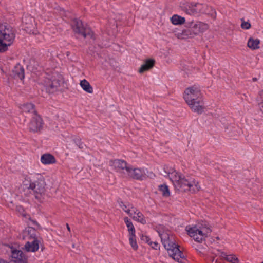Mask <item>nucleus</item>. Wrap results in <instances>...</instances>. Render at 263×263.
<instances>
[{
	"instance_id": "f257e3e1",
	"label": "nucleus",
	"mask_w": 263,
	"mask_h": 263,
	"mask_svg": "<svg viewBox=\"0 0 263 263\" xmlns=\"http://www.w3.org/2000/svg\"><path fill=\"white\" fill-rule=\"evenodd\" d=\"M163 170L164 174L162 175L164 177H169L176 190L182 192L190 191L192 193L200 191V186L194 178L189 176H185L172 167L164 166Z\"/></svg>"
},
{
	"instance_id": "f03ea898",
	"label": "nucleus",
	"mask_w": 263,
	"mask_h": 263,
	"mask_svg": "<svg viewBox=\"0 0 263 263\" xmlns=\"http://www.w3.org/2000/svg\"><path fill=\"white\" fill-rule=\"evenodd\" d=\"M183 98L192 110L198 114L204 111L202 97L200 88L194 85L187 88L184 92Z\"/></svg>"
},
{
	"instance_id": "7ed1b4c3",
	"label": "nucleus",
	"mask_w": 263,
	"mask_h": 263,
	"mask_svg": "<svg viewBox=\"0 0 263 263\" xmlns=\"http://www.w3.org/2000/svg\"><path fill=\"white\" fill-rule=\"evenodd\" d=\"M161 242L167 250L169 256L180 263H183L185 260L183 252L179 249V246L172 240V236L164 231L159 235Z\"/></svg>"
},
{
	"instance_id": "20e7f679",
	"label": "nucleus",
	"mask_w": 263,
	"mask_h": 263,
	"mask_svg": "<svg viewBox=\"0 0 263 263\" xmlns=\"http://www.w3.org/2000/svg\"><path fill=\"white\" fill-rule=\"evenodd\" d=\"M24 185L33 192L36 199H40L45 192L46 182L45 179L40 175L33 176H26L23 182Z\"/></svg>"
},
{
	"instance_id": "39448f33",
	"label": "nucleus",
	"mask_w": 263,
	"mask_h": 263,
	"mask_svg": "<svg viewBox=\"0 0 263 263\" xmlns=\"http://www.w3.org/2000/svg\"><path fill=\"white\" fill-rule=\"evenodd\" d=\"M185 230L187 232L188 235L198 242L204 241L211 232L210 225L205 221H202L193 226H187Z\"/></svg>"
},
{
	"instance_id": "423d86ee",
	"label": "nucleus",
	"mask_w": 263,
	"mask_h": 263,
	"mask_svg": "<svg viewBox=\"0 0 263 263\" xmlns=\"http://www.w3.org/2000/svg\"><path fill=\"white\" fill-rule=\"evenodd\" d=\"M15 34L12 28L9 26L0 27V53H4L8 50L15 40Z\"/></svg>"
},
{
	"instance_id": "0eeeda50",
	"label": "nucleus",
	"mask_w": 263,
	"mask_h": 263,
	"mask_svg": "<svg viewBox=\"0 0 263 263\" xmlns=\"http://www.w3.org/2000/svg\"><path fill=\"white\" fill-rule=\"evenodd\" d=\"M71 28L74 33L82 35L84 38L89 37L95 39L94 33L91 29L82 20L78 18H74L71 21Z\"/></svg>"
},
{
	"instance_id": "6e6552de",
	"label": "nucleus",
	"mask_w": 263,
	"mask_h": 263,
	"mask_svg": "<svg viewBox=\"0 0 263 263\" xmlns=\"http://www.w3.org/2000/svg\"><path fill=\"white\" fill-rule=\"evenodd\" d=\"M61 76L58 73L47 78L44 82L46 91L49 94L54 93L60 90L61 82Z\"/></svg>"
},
{
	"instance_id": "1a4fd4ad",
	"label": "nucleus",
	"mask_w": 263,
	"mask_h": 263,
	"mask_svg": "<svg viewBox=\"0 0 263 263\" xmlns=\"http://www.w3.org/2000/svg\"><path fill=\"white\" fill-rule=\"evenodd\" d=\"M207 6L199 3L192 2L188 3L185 7L184 11L190 15H195L199 13H206L204 8Z\"/></svg>"
},
{
	"instance_id": "9d476101",
	"label": "nucleus",
	"mask_w": 263,
	"mask_h": 263,
	"mask_svg": "<svg viewBox=\"0 0 263 263\" xmlns=\"http://www.w3.org/2000/svg\"><path fill=\"white\" fill-rule=\"evenodd\" d=\"M43 122L42 118L37 114L32 117V118L28 125V128L30 132L37 133L43 128Z\"/></svg>"
},
{
	"instance_id": "9b49d317",
	"label": "nucleus",
	"mask_w": 263,
	"mask_h": 263,
	"mask_svg": "<svg viewBox=\"0 0 263 263\" xmlns=\"http://www.w3.org/2000/svg\"><path fill=\"white\" fill-rule=\"evenodd\" d=\"M128 176L135 180H143L146 178V174L143 168H133L130 165L128 168Z\"/></svg>"
},
{
	"instance_id": "f8f14e48",
	"label": "nucleus",
	"mask_w": 263,
	"mask_h": 263,
	"mask_svg": "<svg viewBox=\"0 0 263 263\" xmlns=\"http://www.w3.org/2000/svg\"><path fill=\"white\" fill-rule=\"evenodd\" d=\"M185 24L186 26L191 27V28H192L196 36L199 33L205 31L209 28V25L208 24L199 21L195 22L193 21H189L187 22Z\"/></svg>"
},
{
	"instance_id": "ddd939ff",
	"label": "nucleus",
	"mask_w": 263,
	"mask_h": 263,
	"mask_svg": "<svg viewBox=\"0 0 263 263\" xmlns=\"http://www.w3.org/2000/svg\"><path fill=\"white\" fill-rule=\"evenodd\" d=\"M109 164L110 166L114 167L117 172H121L125 170L126 173L128 172V168H129L130 165V164H128L126 161L118 159L110 160Z\"/></svg>"
},
{
	"instance_id": "4468645a",
	"label": "nucleus",
	"mask_w": 263,
	"mask_h": 263,
	"mask_svg": "<svg viewBox=\"0 0 263 263\" xmlns=\"http://www.w3.org/2000/svg\"><path fill=\"white\" fill-rule=\"evenodd\" d=\"M11 250L12 262L14 263H27V257L21 250L12 249V248H11Z\"/></svg>"
},
{
	"instance_id": "2eb2a0df",
	"label": "nucleus",
	"mask_w": 263,
	"mask_h": 263,
	"mask_svg": "<svg viewBox=\"0 0 263 263\" xmlns=\"http://www.w3.org/2000/svg\"><path fill=\"white\" fill-rule=\"evenodd\" d=\"M12 76L15 79L23 80L25 78V70L20 63L16 64L12 71Z\"/></svg>"
},
{
	"instance_id": "dca6fc26",
	"label": "nucleus",
	"mask_w": 263,
	"mask_h": 263,
	"mask_svg": "<svg viewBox=\"0 0 263 263\" xmlns=\"http://www.w3.org/2000/svg\"><path fill=\"white\" fill-rule=\"evenodd\" d=\"M131 208L133 209V212L134 214L133 216V219L143 224H146V221L143 214L136 208H134L133 206H132Z\"/></svg>"
},
{
	"instance_id": "f3484780",
	"label": "nucleus",
	"mask_w": 263,
	"mask_h": 263,
	"mask_svg": "<svg viewBox=\"0 0 263 263\" xmlns=\"http://www.w3.org/2000/svg\"><path fill=\"white\" fill-rule=\"evenodd\" d=\"M155 63V61L154 59H149L145 61L144 64L141 65L138 71L139 73H142L144 72L147 71L153 67Z\"/></svg>"
},
{
	"instance_id": "a211bd4d",
	"label": "nucleus",
	"mask_w": 263,
	"mask_h": 263,
	"mask_svg": "<svg viewBox=\"0 0 263 263\" xmlns=\"http://www.w3.org/2000/svg\"><path fill=\"white\" fill-rule=\"evenodd\" d=\"M24 247L27 252H34L39 250V241L37 239H34L31 242L28 241Z\"/></svg>"
},
{
	"instance_id": "6ab92c4d",
	"label": "nucleus",
	"mask_w": 263,
	"mask_h": 263,
	"mask_svg": "<svg viewBox=\"0 0 263 263\" xmlns=\"http://www.w3.org/2000/svg\"><path fill=\"white\" fill-rule=\"evenodd\" d=\"M21 109L23 112L31 113L33 116L37 114L35 109V105L31 103H27L21 105Z\"/></svg>"
},
{
	"instance_id": "aec40b11",
	"label": "nucleus",
	"mask_w": 263,
	"mask_h": 263,
	"mask_svg": "<svg viewBox=\"0 0 263 263\" xmlns=\"http://www.w3.org/2000/svg\"><path fill=\"white\" fill-rule=\"evenodd\" d=\"M41 161L44 164H50L55 163L56 160L51 154H45L41 156Z\"/></svg>"
},
{
	"instance_id": "412c9836",
	"label": "nucleus",
	"mask_w": 263,
	"mask_h": 263,
	"mask_svg": "<svg viewBox=\"0 0 263 263\" xmlns=\"http://www.w3.org/2000/svg\"><path fill=\"white\" fill-rule=\"evenodd\" d=\"M37 231L33 228L28 227L24 232L25 237L28 239H37L36 237Z\"/></svg>"
},
{
	"instance_id": "4be33fe9",
	"label": "nucleus",
	"mask_w": 263,
	"mask_h": 263,
	"mask_svg": "<svg viewBox=\"0 0 263 263\" xmlns=\"http://www.w3.org/2000/svg\"><path fill=\"white\" fill-rule=\"evenodd\" d=\"M186 28L183 29L181 33L182 39L193 38L196 36L194 31L191 26H186Z\"/></svg>"
},
{
	"instance_id": "5701e85b",
	"label": "nucleus",
	"mask_w": 263,
	"mask_h": 263,
	"mask_svg": "<svg viewBox=\"0 0 263 263\" xmlns=\"http://www.w3.org/2000/svg\"><path fill=\"white\" fill-rule=\"evenodd\" d=\"M220 256L230 263H238L239 259L234 254L227 255L225 252H222Z\"/></svg>"
},
{
	"instance_id": "b1692460",
	"label": "nucleus",
	"mask_w": 263,
	"mask_h": 263,
	"mask_svg": "<svg viewBox=\"0 0 263 263\" xmlns=\"http://www.w3.org/2000/svg\"><path fill=\"white\" fill-rule=\"evenodd\" d=\"M259 43L260 40L259 39H254L253 37H250L248 41L247 46L252 50H256L259 48Z\"/></svg>"
},
{
	"instance_id": "393cba45",
	"label": "nucleus",
	"mask_w": 263,
	"mask_h": 263,
	"mask_svg": "<svg viewBox=\"0 0 263 263\" xmlns=\"http://www.w3.org/2000/svg\"><path fill=\"white\" fill-rule=\"evenodd\" d=\"M185 18L177 14H174L171 17V22L173 25H179L185 23Z\"/></svg>"
},
{
	"instance_id": "a878e982",
	"label": "nucleus",
	"mask_w": 263,
	"mask_h": 263,
	"mask_svg": "<svg viewBox=\"0 0 263 263\" xmlns=\"http://www.w3.org/2000/svg\"><path fill=\"white\" fill-rule=\"evenodd\" d=\"M80 85L83 90L86 92L90 93L93 92V88L86 80L84 79L81 81Z\"/></svg>"
},
{
	"instance_id": "bb28decb",
	"label": "nucleus",
	"mask_w": 263,
	"mask_h": 263,
	"mask_svg": "<svg viewBox=\"0 0 263 263\" xmlns=\"http://www.w3.org/2000/svg\"><path fill=\"white\" fill-rule=\"evenodd\" d=\"M124 221L125 223L129 232V234H135L136 231L132 220L127 217L124 218Z\"/></svg>"
},
{
	"instance_id": "cd10ccee",
	"label": "nucleus",
	"mask_w": 263,
	"mask_h": 263,
	"mask_svg": "<svg viewBox=\"0 0 263 263\" xmlns=\"http://www.w3.org/2000/svg\"><path fill=\"white\" fill-rule=\"evenodd\" d=\"M159 191L162 193L163 196L169 197L170 191L168 186L166 184H163L159 186Z\"/></svg>"
},
{
	"instance_id": "c85d7f7f",
	"label": "nucleus",
	"mask_w": 263,
	"mask_h": 263,
	"mask_svg": "<svg viewBox=\"0 0 263 263\" xmlns=\"http://www.w3.org/2000/svg\"><path fill=\"white\" fill-rule=\"evenodd\" d=\"M72 141L81 149H84L86 147V145L82 141V139L78 136L74 137L72 139Z\"/></svg>"
},
{
	"instance_id": "c756f323",
	"label": "nucleus",
	"mask_w": 263,
	"mask_h": 263,
	"mask_svg": "<svg viewBox=\"0 0 263 263\" xmlns=\"http://www.w3.org/2000/svg\"><path fill=\"white\" fill-rule=\"evenodd\" d=\"M129 243L134 250H137L138 248L137 245L135 234H129Z\"/></svg>"
},
{
	"instance_id": "7c9ffc66",
	"label": "nucleus",
	"mask_w": 263,
	"mask_h": 263,
	"mask_svg": "<svg viewBox=\"0 0 263 263\" xmlns=\"http://www.w3.org/2000/svg\"><path fill=\"white\" fill-rule=\"evenodd\" d=\"M257 101L260 110L263 114V90H261L259 91Z\"/></svg>"
},
{
	"instance_id": "2f4dec72",
	"label": "nucleus",
	"mask_w": 263,
	"mask_h": 263,
	"mask_svg": "<svg viewBox=\"0 0 263 263\" xmlns=\"http://www.w3.org/2000/svg\"><path fill=\"white\" fill-rule=\"evenodd\" d=\"M241 27L243 29H249L251 28V24L249 22H246L244 18L241 19Z\"/></svg>"
},
{
	"instance_id": "473e14b6",
	"label": "nucleus",
	"mask_w": 263,
	"mask_h": 263,
	"mask_svg": "<svg viewBox=\"0 0 263 263\" xmlns=\"http://www.w3.org/2000/svg\"><path fill=\"white\" fill-rule=\"evenodd\" d=\"M155 230L158 232L159 236L160 234L162 233L163 232H164V227L162 225L156 226L155 227Z\"/></svg>"
},
{
	"instance_id": "72a5a7b5",
	"label": "nucleus",
	"mask_w": 263,
	"mask_h": 263,
	"mask_svg": "<svg viewBox=\"0 0 263 263\" xmlns=\"http://www.w3.org/2000/svg\"><path fill=\"white\" fill-rule=\"evenodd\" d=\"M141 239L142 240L148 243L149 245H150V243L152 242L149 237L146 235H142Z\"/></svg>"
},
{
	"instance_id": "f704fd0d",
	"label": "nucleus",
	"mask_w": 263,
	"mask_h": 263,
	"mask_svg": "<svg viewBox=\"0 0 263 263\" xmlns=\"http://www.w3.org/2000/svg\"><path fill=\"white\" fill-rule=\"evenodd\" d=\"M132 206V205L128 204V208H127L126 209H125V210H124V212H125L129 216H132L133 214H134L133 212V209L131 208Z\"/></svg>"
},
{
	"instance_id": "c9c22d12",
	"label": "nucleus",
	"mask_w": 263,
	"mask_h": 263,
	"mask_svg": "<svg viewBox=\"0 0 263 263\" xmlns=\"http://www.w3.org/2000/svg\"><path fill=\"white\" fill-rule=\"evenodd\" d=\"M149 246L152 247V248L155 250H157L160 248L159 245L156 241H152V242L150 243Z\"/></svg>"
},
{
	"instance_id": "e433bc0d",
	"label": "nucleus",
	"mask_w": 263,
	"mask_h": 263,
	"mask_svg": "<svg viewBox=\"0 0 263 263\" xmlns=\"http://www.w3.org/2000/svg\"><path fill=\"white\" fill-rule=\"evenodd\" d=\"M119 204L123 211L128 208V205H126L122 201H119Z\"/></svg>"
},
{
	"instance_id": "4c0bfd02",
	"label": "nucleus",
	"mask_w": 263,
	"mask_h": 263,
	"mask_svg": "<svg viewBox=\"0 0 263 263\" xmlns=\"http://www.w3.org/2000/svg\"><path fill=\"white\" fill-rule=\"evenodd\" d=\"M203 249V247H201V245H199L197 246V248H196V250L199 252V253H203L202 250Z\"/></svg>"
},
{
	"instance_id": "58836bf2",
	"label": "nucleus",
	"mask_w": 263,
	"mask_h": 263,
	"mask_svg": "<svg viewBox=\"0 0 263 263\" xmlns=\"http://www.w3.org/2000/svg\"><path fill=\"white\" fill-rule=\"evenodd\" d=\"M0 263H8V262L4 259H0Z\"/></svg>"
},
{
	"instance_id": "ea45409f",
	"label": "nucleus",
	"mask_w": 263,
	"mask_h": 263,
	"mask_svg": "<svg viewBox=\"0 0 263 263\" xmlns=\"http://www.w3.org/2000/svg\"><path fill=\"white\" fill-rule=\"evenodd\" d=\"M66 227L68 231L70 232V228L68 223H66Z\"/></svg>"
},
{
	"instance_id": "a19ab883",
	"label": "nucleus",
	"mask_w": 263,
	"mask_h": 263,
	"mask_svg": "<svg viewBox=\"0 0 263 263\" xmlns=\"http://www.w3.org/2000/svg\"><path fill=\"white\" fill-rule=\"evenodd\" d=\"M31 221L35 225H37L38 224L37 221H36L35 220H32Z\"/></svg>"
},
{
	"instance_id": "79ce46f5",
	"label": "nucleus",
	"mask_w": 263,
	"mask_h": 263,
	"mask_svg": "<svg viewBox=\"0 0 263 263\" xmlns=\"http://www.w3.org/2000/svg\"><path fill=\"white\" fill-rule=\"evenodd\" d=\"M212 11H213L212 13H211V15H213V14H216V11L214 10H212Z\"/></svg>"
},
{
	"instance_id": "37998d69",
	"label": "nucleus",
	"mask_w": 263,
	"mask_h": 263,
	"mask_svg": "<svg viewBox=\"0 0 263 263\" xmlns=\"http://www.w3.org/2000/svg\"><path fill=\"white\" fill-rule=\"evenodd\" d=\"M253 81H257V78H253Z\"/></svg>"
},
{
	"instance_id": "c03bdc74",
	"label": "nucleus",
	"mask_w": 263,
	"mask_h": 263,
	"mask_svg": "<svg viewBox=\"0 0 263 263\" xmlns=\"http://www.w3.org/2000/svg\"><path fill=\"white\" fill-rule=\"evenodd\" d=\"M72 247H73V248H74V245H73V244L72 245Z\"/></svg>"
},
{
	"instance_id": "a18cd8bd",
	"label": "nucleus",
	"mask_w": 263,
	"mask_h": 263,
	"mask_svg": "<svg viewBox=\"0 0 263 263\" xmlns=\"http://www.w3.org/2000/svg\"><path fill=\"white\" fill-rule=\"evenodd\" d=\"M262 263H263V262Z\"/></svg>"
}]
</instances>
